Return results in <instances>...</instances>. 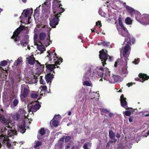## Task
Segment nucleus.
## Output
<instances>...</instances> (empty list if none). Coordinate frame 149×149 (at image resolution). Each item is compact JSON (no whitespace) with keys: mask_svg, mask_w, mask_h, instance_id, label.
I'll return each mask as SVG.
<instances>
[{"mask_svg":"<svg viewBox=\"0 0 149 149\" xmlns=\"http://www.w3.org/2000/svg\"><path fill=\"white\" fill-rule=\"evenodd\" d=\"M129 38V40L127 42V44L125 45L124 47H123L120 52V54L122 53L123 58L124 59L126 62V66L125 68H122L120 71H118L117 73L120 75H126L127 74V61L129 60L128 57L130 54V51H129L130 48H131L130 45H131V41L132 44H134L135 42L134 38H131V36Z\"/></svg>","mask_w":149,"mask_h":149,"instance_id":"obj_1","label":"nucleus"},{"mask_svg":"<svg viewBox=\"0 0 149 149\" xmlns=\"http://www.w3.org/2000/svg\"><path fill=\"white\" fill-rule=\"evenodd\" d=\"M125 8L131 16L135 15L136 20L138 22L143 24H149V15L144 14L142 16L141 18L140 13L139 12L136 11L134 8L128 6H126Z\"/></svg>","mask_w":149,"mask_h":149,"instance_id":"obj_2","label":"nucleus"},{"mask_svg":"<svg viewBox=\"0 0 149 149\" xmlns=\"http://www.w3.org/2000/svg\"><path fill=\"white\" fill-rule=\"evenodd\" d=\"M47 52L48 53V54L47 56L49 58V60L50 62V63H52L51 62L52 61V58H53V62L54 63L55 65L53 64H48L47 63L45 64L46 68L50 71H52L56 68L55 65H60L61 63L62 62L63 59L61 57L58 58L55 53H54V52L50 53L49 52V51H48Z\"/></svg>","mask_w":149,"mask_h":149,"instance_id":"obj_3","label":"nucleus"},{"mask_svg":"<svg viewBox=\"0 0 149 149\" xmlns=\"http://www.w3.org/2000/svg\"><path fill=\"white\" fill-rule=\"evenodd\" d=\"M0 122L4 125L6 126L8 128L11 129L9 130L11 131L13 134L15 135H17V132L15 130V125L10 123V120L6 118L4 116L0 114Z\"/></svg>","mask_w":149,"mask_h":149,"instance_id":"obj_4","label":"nucleus"},{"mask_svg":"<svg viewBox=\"0 0 149 149\" xmlns=\"http://www.w3.org/2000/svg\"><path fill=\"white\" fill-rule=\"evenodd\" d=\"M56 2H53L52 8L53 10L54 15L60 17L61 13L65 10V9L61 7L62 6L61 4H59L58 3H60L61 1L56 0Z\"/></svg>","mask_w":149,"mask_h":149,"instance_id":"obj_5","label":"nucleus"},{"mask_svg":"<svg viewBox=\"0 0 149 149\" xmlns=\"http://www.w3.org/2000/svg\"><path fill=\"white\" fill-rule=\"evenodd\" d=\"M99 58L101 60L103 66L107 64L106 61L109 57V60L111 61V57L108 54V51L106 49H102L99 52Z\"/></svg>","mask_w":149,"mask_h":149,"instance_id":"obj_6","label":"nucleus"},{"mask_svg":"<svg viewBox=\"0 0 149 149\" xmlns=\"http://www.w3.org/2000/svg\"><path fill=\"white\" fill-rule=\"evenodd\" d=\"M27 29V27L20 25L14 32L13 35L11 37V38L14 39V40L15 42L19 41L20 40V37L17 36L22 30L26 31Z\"/></svg>","mask_w":149,"mask_h":149,"instance_id":"obj_7","label":"nucleus"},{"mask_svg":"<svg viewBox=\"0 0 149 149\" xmlns=\"http://www.w3.org/2000/svg\"><path fill=\"white\" fill-rule=\"evenodd\" d=\"M30 92L29 87L27 85L22 84L21 86V97L26 98Z\"/></svg>","mask_w":149,"mask_h":149,"instance_id":"obj_8","label":"nucleus"},{"mask_svg":"<svg viewBox=\"0 0 149 149\" xmlns=\"http://www.w3.org/2000/svg\"><path fill=\"white\" fill-rule=\"evenodd\" d=\"M126 98L124 97V95L122 94L120 97V101L121 105L122 107L125 109H126L134 111V110L132 108H128L127 106V102L126 101Z\"/></svg>","mask_w":149,"mask_h":149,"instance_id":"obj_9","label":"nucleus"},{"mask_svg":"<svg viewBox=\"0 0 149 149\" xmlns=\"http://www.w3.org/2000/svg\"><path fill=\"white\" fill-rule=\"evenodd\" d=\"M51 17L52 18L50 20L49 24L52 28H55L59 21V17L53 15H51Z\"/></svg>","mask_w":149,"mask_h":149,"instance_id":"obj_10","label":"nucleus"},{"mask_svg":"<svg viewBox=\"0 0 149 149\" xmlns=\"http://www.w3.org/2000/svg\"><path fill=\"white\" fill-rule=\"evenodd\" d=\"M29 36L28 35H23L20 41V43L18 44V45H19L20 44L23 47H26L29 43Z\"/></svg>","mask_w":149,"mask_h":149,"instance_id":"obj_11","label":"nucleus"},{"mask_svg":"<svg viewBox=\"0 0 149 149\" xmlns=\"http://www.w3.org/2000/svg\"><path fill=\"white\" fill-rule=\"evenodd\" d=\"M54 77L53 74L49 73L45 75V78L46 82L48 83H51Z\"/></svg>","mask_w":149,"mask_h":149,"instance_id":"obj_12","label":"nucleus"},{"mask_svg":"<svg viewBox=\"0 0 149 149\" xmlns=\"http://www.w3.org/2000/svg\"><path fill=\"white\" fill-rule=\"evenodd\" d=\"M41 107V105L39 103L35 105H32L30 109V111L32 112H35L39 110Z\"/></svg>","mask_w":149,"mask_h":149,"instance_id":"obj_13","label":"nucleus"},{"mask_svg":"<svg viewBox=\"0 0 149 149\" xmlns=\"http://www.w3.org/2000/svg\"><path fill=\"white\" fill-rule=\"evenodd\" d=\"M26 59H27V61L28 63L32 65L34 64L35 61L37 62V61L35 60V58L34 57L33 55L29 56L28 58H26Z\"/></svg>","mask_w":149,"mask_h":149,"instance_id":"obj_14","label":"nucleus"},{"mask_svg":"<svg viewBox=\"0 0 149 149\" xmlns=\"http://www.w3.org/2000/svg\"><path fill=\"white\" fill-rule=\"evenodd\" d=\"M45 133V131L43 128H41L39 131V133L38 134L37 138L39 140H41L43 138V136Z\"/></svg>","mask_w":149,"mask_h":149,"instance_id":"obj_15","label":"nucleus"},{"mask_svg":"<svg viewBox=\"0 0 149 149\" xmlns=\"http://www.w3.org/2000/svg\"><path fill=\"white\" fill-rule=\"evenodd\" d=\"M19 103V100L17 99H15L12 103L10 104L11 107L13 109H15Z\"/></svg>","mask_w":149,"mask_h":149,"instance_id":"obj_16","label":"nucleus"},{"mask_svg":"<svg viewBox=\"0 0 149 149\" xmlns=\"http://www.w3.org/2000/svg\"><path fill=\"white\" fill-rule=\"evenodd\" d=\"M97 73L98 76L101 78L103 77L104 74V68L102 67H100L98 70H97Z\"/></svg>","mask_w":149,"mask_h":149,"instance_id":"obj_17","label":"nucleus"},{"mask_svg":"<svg viewBox=\"0 0 149 149\" xmlns=\"http://www.w3.org/2000/svg\"><path fill=\"white\" fill-rule=\"evenodd\" d=\"M109 138L112 139H114V141L115 142L117 141V139H115V134L113 131L110 130L109 131Z\"/></svg>","mask_w":149,"mask_h":149,"instance_id":"obj_18","label":"nucleus"},{"mask_svg":"<svg viewBox=\"0 0 149 149\" xmlns=\"http://www.w3.org/2000/svg\"><path fill=\"white\" fill-rule=\"evenodd\" d=\"M37 48L38 50L40 51L41 53H43L45 50V48L44 46L42 45H40L37 44Z\"/></svg>","mask_w":149,"mask_h":149,"instance_id":"obj_19","label":"nucleus"},{"mask_svg":"<svg viewBox=\"0 0 149 149\" xmlns=\"http://www.w3.org/2000/svg\"><path fill=\"white\" fill-rule=\"evenodd\" d=\"M26 130V129L25 126L22 125H21L19 126L18 129V131H19V132L22 134L24 133L25 132Z\"/></svg>","mask_w":149,"mask_h":149,"instance_id":"obj_20","label":"nucleus"},{"mask_svg":"<svg viewBox=\"0 0 149 149\" xmlns=\"http://www.w3.org/2000/svg\"><path fill=\"white\" fill-rule=\"evenodd\" d=\"M139 77L140 78H144L143 79V80L146 81L148 80L149 79V76H148L147 74H143L142 73H140L139 74Z\"/></svg>","mask_w":149,"mask_h":149,"instance_id":"obj_21","label":"nucleus"},{"mask_svg":"<svg viewBox=\"0 0 149 149\" xmlns=\"http://www.w3.org/2000/svg\"><path fill=\"white\" fill-rule=\"evenodd\" d=\"M114 82L119 81L120 80V77L117 75H113L112 77Z\"/></svg>","mask_w":149,"mask_h":149,"instance_id":"obj_22","label":"nucleus"},{"mask_svg":"<svg viewBox=\"0 0 149 149\" xmlns=\"http://www.w3.org/2000/svg\"><path fill=\"white\" fill-rule=\"evenodd\" d=\"M120 34L123 37H127L128 38H130V35L128 31H122L121 32Z\"/></svg>","mask_w":149,"mask_h":149,"instance_id":"obj_23","label":"nucleus"},{"mask_svg":"<svg viewBox=\"0 0 149 149\" xmlns=\"http://www.w3.org/2000/svg\"><path fill=\"white\" fill-rule=\"evenodd\" d=\"M92 143L91 142H87L85 143L83 146L84 149H90Z\"/></svg>","mask_w":149,"mask_h":149,"instance_id":"obj_24","label":"nucleus"},{"mask_svg":"<svg viewBox=\"0 0 149 149\" xmlns=\"http://www.w3.org/2000/svg\"><path fill=\"white\" fill-rule=\"evenodd\" d=\"M42 144V142L41 141H36L34 143L33 148H37L38 147L41 146Z\"/></svg>","mask_w":149,"mask_h":149,"instance_id":"obj_25","label":"nucleus"},{"mask_svg":"<svg viewBox=\"0 0 149 149\" xmlns=\"http://www.w3.org/2000/svg\"><path fill=\"white\" fill-rule=\"evenodd\" d=\"M52 43V41L50 40V36L49 35L48 37H47L46 39V41H45L43 44L45 45L46 46H49L50 45V43Z\"/></svg>","mask_w":149,"mask_h":149,"instance_id":"obj_26","label":"nucleus"},{"mask_svg":"<svg viewBox=\"0 0 149 149\" xmlns=\"http://www.w3.org/2000/svg\"><path fill=\"white\" fill-rule=\"evenodd\" d=\"M46 36V34L44 32L41 33L39 36L40 40H44Z\"/></svg>","mask_w":149,"mask_h":149,"instance_id":"obj_27","label":"nucleus"},{"mask_svg":"<svg viewBox=\"0 0 149 149\" xmlns=\"http://www.w3.org/2000/svg\"><path fill=\"white\" fill-rule=\"evenodd\" d=\"M52 121V125L53 126L55 127H56L58 126L59 123V121L56 120H54L53 121L52 120L51 123Z\"/></svg>","mask_w":149,"mask_h":149,"instance_id":"obj_28","label":"nucleus"},{"mask_svg":"<svg viewBox=\"0 0 149 149\" xmlns=\"http://www.w3.org/2000/svg\"><path fill=\"white\" fill-rule=\"evenodd\" d=\"M126 23L128 25L131 24L132 23V21L131 18L130 17H127L125 20Z\"/></svg>","mask_w":149,"mask_h":149,"instance_id":"obj_29","label":"nucleus"},{"mask_svg":"<svg viewBox=\"0 0 149 149\" xmlns=\"http://www.w3.org/2000/svg\"><path fill=\"white\" fill-rule=\"evenodd\" d=\"M104 74L105 75H109L110 77V72L109 71V69L107 68H104Z\"/></svg>","mask_w":149,"mask_h":149,"instance_id":"obj_30","label":"nucleus"},{"mask_svg":"<svg viewBox=\"0 0 149 149\" xmlns=\"http://www.w3.org/2000/svg\"><path fill=\"white\" fill-rule=\"evenodd\" d=\"M101 45H103L104 47H109L110 46V42H107L105 41H103L100 43Z\"/></svg>","mask_w":149,"mask_h":149,"instance_id":"obj_31","label":"nucleus"},{"mask_svg":"<svg viewBox=\"0 0 149 149\" xmlns=\"http://www.w3.org/2000/svg\"><path fill=\"white\" fill-rule=\"evenodd\" d=\"M22 59L21 58L19 59V58H18L17 60L14 63V65L17 66L18 65L22 62Z\"/></svg>","mask_w":149,"mask_h":149,"instance_id":"obj_32","label":"nucleus"},{"mask_svg":"<svg viewBox=\"0 0 149 149\" xmlns=\"http://www.w3.org/2000/svg\"><path fill=\"white\" fill-rule=\"evenodd\" d=\"M30 9H27L25 11L24 13V15L25 17H28L29 14H30Z\"/></svg>","mask_w":149,"mask_h":149,"instance_id":"obj_33","label":"nucleus"},{"mask_svg":"<svg viewBox=\"0 0 149 149\" xmlns=\"http://www.w3.org/2000/svg\"><path fill=\"white\" fill-rule=\"evenodd\" d=\"M7 64V61H6L4 60L1 61L0 63V65L2 66H5Z\"/></svg>","mask_w":149,"mask_h":149,"instance_id":"obj_34","label":"nucleus"},{"mask_svg":"<svg viewBox=\"0 0 149 149\" xmlns=\"http://www.w3.org/2000/svg\"><path fill=\"white\" fill-rule=\"evenodd\" d=\"M54 118L57 119L56 120L59 121V122L61 118V117L59 114H58V115H56L54 116Z\"/></svg>","mask_w":149,"mask_h":149,"instance_id":"obj_35","label":"nucleus"},{"mask_svg":"<svg viewBox=\"0 0 149 149\" xmlns=\"http://www.w3.org/2000/svg\"><path fill=\"white\" fill-rule=\"evenodd\" d=\"M143 79H144V78H139L138 77H136L135 78V81H139L140 82H143L145 81L143 80Z\"/></svg>","mask_w":149,"mask_h":149,"instance_id":"obj_36","label":"nucleus"},{"mask_svg":"<svg viewBox=\"0 0 149 149\" xmlns=\"http://www.w3.org/2000/svg\"><path fill=\"white\" fill-rule=\"evenodd\" d=\"M120 61L121 60L120 59L117 60V61H116L114 65V67L116 68L117 66V65L119 64L120 63Z\"/></svg>","mask_w":149,"mask_h":149,"instance_id":"obj_37","label":"nucleus"},{"mask_svg":"<svg viewBox=\"0 0 149 149\" xmlns=\"http://www.w3.org/2000/svg\"><path fill=\"white\" fill-rule=\"evenodd\" d=\"M134 111H132V112H133ZM125 115L127 116H129L131 114V112L129 110V111H126L125 113Z\"/></svg>","mask_w":149,"mask_h":149,"instance_id":"obj_38","label":"nucleus"},{"mask_svg":"<svg viewBox=\"0 0 149 149\" xmlns=\"http://www.w3.org/2000/svg\"><path fill=\"white\" fill-rule=\"evenodd\" d=\"M38 96V95L35 93H31V97L32 98H36Z\"/></svg>","mask_w":149,"mask_h":149,"instance_id":"obj_39","label":"nucleus"},{"mask_svg":"<svg viewBox=\"0 0 149 149\" xmlns=\"http://www.w3.org/2000/svg\"><path fill=\"white\" fill-rule=\"evenodd\" d=\"M2 74L0 75V87H1L3 86V83H2L3 79H1L2 78Z\"/></svg>","mask_w":149,"mask_h":149,"instance_id":"obj_40","label":"nucleus"},{"mask_svg":"<svg viewBox=\"0 0 149 149\" xmlns=\"http://www.w3.org/2000/svg\"><path fill=\"white\" fill-rule=\"evenodd\" d=\"M40 82L41 84H45V82L44 81V80L42 79V77L41 76L40 77Z\"/></svg>","mask_w":149,"mask_h":149,"instance_id":"obj_41","label":"nucleus"},{"mask_svg":"<svg viewBox=\"0 0 149 149\" xmlns=\"http://www.w3.org/2000/svg\"><path fill=\"white\" fill-rule=\"evenodd\" d=\"M6 144V146L9 148H10L11 146V144L7 141H5Z\"/></svg>","mask_w":149,"mask_h":149,"instance_id":"obj_42","label":"nucleus"},{"mask_svg":"<svg viewBox=\"0 0 149 149\" xmlns=\"http://www.w3.org/2000/svg\"><path fill=\"white\" fill-rule=\"evenodd\" d=\"M83 84L87 86H90L91 85L90 83L88 81H85Z\"/></svg>","mask_w":149,"mask_h":149,"instance_id":"obj_43","label":"nucleus"},{"mask_svg":"<svg viewBox=\"0 0 149 149\" xmlns=\"http://www.w3.org/2000/svg\"><path fill=\"white\" fill-rule=\"evenodd\" d=\"M139 60V58H138L137 59L135 58L134 59V61L132 62L133 63H134L135 64H138V62Z\"/></svg>","mask_w":149,"mask_h":149,"instance_id":"obj_44","label":"nucleus"},{"mask_svg":"<svg viewBox=\"0 0 149 149\" xmlns=\"http://www.w3.org/2000/svg\"><path fill=\"white\" fill-rule=\"evenodd\" d=\"M101 111L102 112L105 113H107L109 112V111L107 110V109H102L101 110Z\"/></svg>","mask_w":149,"mask_h":149,"instance_id":"obj_45","label":"nucleus"},{"mask_svg":"<svg viewBox=\"0 0 149 149\" xmlns=\"http://www.w3.org/2000/svg\"><path fill=\"white\" fill-rule=\"evenodd\" d=\"M118 21L120 26L122 25H123L122 19L120 17H119L118 18Z\"/></svg>","mask_w":149,"mask_h":149,"instance_id":"obj_46","label":"nucleus"},{"mask_svg":"<svg viewBox=\"0 0 149 149\" xmlns=\"http://www.w3.org/2000/svg\"><path fill=\"white\" fill-rule=\"evenodd\" d=\"M120 26L122 29V31H128L127 29L125 28V27L123 25H122Z\"/></svg>","mask_w":149,"mask_h":149,"instance_id":"obj_47","label":"nucleus"},{"mask_svg":"<svg viewBox=\"0 0 149 149\" xmlns=\"http://www.w3.org/2000/svg\"><path fill=\"white\" fill-rule=\"evenodd\" d=\"M42 88V90L45 92H47V88L46 86H44L41 87Z\"/></svg>","mask_w":149,"mask_h":149,"instance_id":"obj_48","label":"nucleus"},{"mask_svg":"<svg viewBox=\"0 0 149 149\" xmlns=\"http://www.w3.org/2000/svg\"><path fill=\"white\" fill-rule=\"evenodd\" d=\"M37 62L38 63V64L40 65V68H41V69H43V68H44V64H41L40 63H39L38 62V61H37Z\"/></svg>","mask_w":149,"mask_h":149,"instance_id":"obj_49","label":"nucleus"},{"mask_svg":"<svg viewBox=\"0 0 149 149\" xmlns=\"http://www.w3.org/2000/svg\"><path fill=\"white\" fill-rule=\"evenodd\" d=\"M7 130V129L6 127H2L1 129V132L3 133H4V132Z\"/></svg>","mask_w":149,"mask_h":149,"instance_id":"obj_50","label":"nucleus"},{"mask_svg":"<svg viewBox=\"0 0 149 149\" xmlns=\"http://www.w3.org/2000/svg\"><path fill=\"white\" fill-rule=\"evenodd\" d=\"M70 139V137L69 136H66L65 138V142H68Z\"/></svg>","mask_w":149,"mask_h":149,"instance_id":"obj_51","label":"nucleus"},{"mask_svg":"<svg viewBox=\"0 0 149 149\" xmlns=\"http://www.w3.org/2000/svg\"><path fill=\"white\" fill-rule=\"evenodd\" d=\"M96 25L99 26L100 27H101L102 26V24L101 22L98 21L96 22Z\"/></svg>","mask_w":149,"mask_h":149,"instance_id":"obj_52","label":"nucleus"},{"mask_svg":"<svg viewBox=\"0 0 149 149\" xmlns=\"http://www.w3.org/2000/svg\"><path fill=\"white\" fill-rule=\"evenodd\" d=\"M133 85V83L132 82H130L129 83H127V86L128 87H129L130 86H132Z\"/></svg>","mask_w":149,"mask_h":149,"instance_id":"obj_53","label":"nucleus"},{"mask_svg":"<svg viewBox=\"0 0 149 149\" xmlns=\"http://www.w3.org/2000/svg\"><path fill=\"white\" fill-rule=\"evenodd\" d=\"M113 141H108L107 143V145H106V146H109V143H110V142H111V143H112V142H113Z\"/></svg>","mask_w":149,"mask_h":149,"instance_id":"obj_54","label":"nucleus"},{"mask_svg":"<svg viewBox=\"0 0 149 149\" xmlns=\"http://www.w3.org/2000/svg\"><path fill=\"white\" fill-rule=\"evenodd\" d=\"M116 136L118 138H120V137L121 136L119 133H117L116 135Z\"/></svg>","mask_w":149,"mask_h":149,"instance_id":"obj_55","label":"nucleus"},{"mask_svg":"<svg viewBox=\"0 0 149 149\" xmlns=\"http://www.w3.org/2000/svg\"><path fill=\"white\" fill-rule=\"evenodd\" d=\"M129 120L130 122H131L132 121V116H130L129 118Z\"/></svg>","mask_w":149,"mask_h":149,"instance_id":"obj_56","label":"nucleus"},{"mask_svg":"<svg viewBox=\"0 0 149 149\" xmlns=\"http://www.w3.org/2000/svg\"><path fill=\"white\" fill-rule=\"evenodd\" d=\"M33 79H35V81H36L38 79L37 76H36L35 75H33Z\"/></svg>","mask_w":149,"mask_h":149,"instance_id":"obj_57","label":"nucleus"},{"mask_svg":"<svg viewBox=\"0 0 149 149\" xmlns=\"http://www.w3.org/2000/svg\"><path fill=\"white\" fill-rule=\"evenodd\" d=\"M109 116L110 117H111L113 116V114L111 113H110L109 114Z\"/></svg>","mask_w":149,"mask_h":149,"instance_id":"obj_58","label":"nucleus"},{"mask_svg":"<svg viewBox=\"0 0 149 149\" xmlns=\"http://www.w3.org/2000/svg\"><path fill=\"white\" fill-rule=\"evenodd\" d=\"M89 74H90V72L89 71H88L86 73V75H88Z\"/></svg>","mask_w":149,"mask_h":149,"instance_id":"obj_59","label":"nucleus"},{"mask_svg":"<svg viewBox=\"0 0 149 149\" xmlns=\"http://www.w3.org/2000/svg\"><path fill=\"white\" fill-rule=\"evenodd\" d=\"M3 77L4 78V79H6V75H5V74H3Z\"/></svg>","mask_w":149,"mask_h":149,"instance_id":"obj_60","label":"nucleus"},{"mask_svg":"<svg viewBox=\"0 0 149 149\" xmlns=\"http://www.w3.org/2000/svg\"><path fill=\"white\" fill-rule=\"evenodd\" d=\"M22 1L23 3H25L26 2L27 0H22Z\"/></svg>","mask_w":149,"mask_h":149,"instance_id":"obj_61","label":"nucleus"},{"mask_svg":"<svg viewBox=\"0 0 149 149\" xmlns=\"http://www.w3.org/2000/svg\"><path fill=\"white\" fill-rule=\"evenodd\" d=\"M64 138H62L60 139V141H63Z\"/></svg>","mask_w":149,"mask_h":149,"instance_id":"obj_62","label":"nucleus"},{"mask_svg":"<svg viewBox=\"0 0 149 149\" xmlns=\"http://www.w3.org/2000/svg\"><path fill=\"white\" fill-rule=\"evenodd\" d=\"M71 114V112L70 111L68 113V115H70Z\"/></svg>","mask_w":149,"mask_h":149,"instance_id":"obj_63","label":"nucleus"},{"mask_svg":"<svg viewBox=\"0 0 149 149\" xmlns=\"http://www.w3.org/2000/svg\"><path fill=\"white\" fill-rule=\"evenodd\" d=\"M144 116H149V113L148 114H147L145 115Z\"/></svg>","mask_w":149,"mask_h":149,"instance_id":"obj_64","label":"nucleus"}]
</instances>
